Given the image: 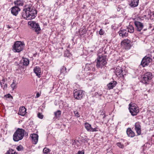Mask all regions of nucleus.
<instances>
[{
  "mask_svg": "<svg viewBox=\"0 0 154 154\" xmlns=\"http://www.w3.org/2000/svg\"><path fill=\"white\" fill-rule=\"evenodd\" d=\"M37 11L32 6H28L24 8L23 11L22 16L27 20L34 19L37 15Z\"/></svg>",
  "mask_w": 154,
  "mask_h": 154,
  "instance_id": "nucleus-1",
  "label": "nucleus"
},
{
  "mask_svg": "<svg viewBox=\"0 0 154 154\" xmlns=\"http://www.w3.org/2000/svg\"><path fill=\"white\" fill-rule=\"evenodd\" d=\"M97 55L98 57L96 60V66L98 69H104L107 63L106 56L104 54L100 55L99 53Z\"/></svg>",
  "mask_w": 154,
  "mask_h": 154,
  "instance_id": "nucleus-2",
  "label": "nucleus"
},
{
  "mask_svg": "<svg viewBox=\"0 0 154 154\" xmlns=\"http://www.w3.org/2000/svg\"><path fill=\"white\" fill-rule=\"evenodd\" d=\"M25 132L24 130L21 128H18L16 131L13 135V140L15 142L22 140L24 136Z\"/></svg>",
  "mask_w": 154,
  "mask_h": 154,
  "instance_id": "nucleus-3",
  "label": "nucleus"
},
{
  "mask_svg": "<svg viewBox=\"0 0 154 154\" xmlns=\"http://www.w3.org/2000/svg\"><path fill=\"white\" fill-rule=\"evenodd\" d=\"M24 47V44L20 41H16L13 46V51L15 52H19Z\"/></svg>",
  "mask_w": 154,
  "mask_h": 154,
  "instance_id": "nucleus-4",
  "label": "nucleus"
},
{
  "mask_svg": "<svg viewBox=\"0 0 154 154\" xmlns=\"http://www.w3.org/2000/svg\"><path fill=\"white\" fill-rule=\"evenodd\" d=\"M129 109L131 115L133 116H136L139 112V109L137 106L134 104L129 105Z\"/></svg>",
  "mask_w": 154,
  "mask_h": 154,
  "instance_id": "nucleus-5",
  "label": "nucleus"
},
{
  "mask_svg": "<svg viewBox=\"0 0 154 154\" xmlns=\"http://www.w3.org/2000/svg\"><path fill=\"white\" fill-rule=\"evenodd\" d=\"M152 77V75L151 72H147L143 75L141 82L143 84H147Z\"/></svg>",
  "mask_w": 154,
  "mask_h": 154,
  "instance_id": "nucleus-6",
  "label": "nucleus"
},
{
  "mask_svg": "<svg viewBox=\"0 0 154 154\" xmlns=\"http://www.w3.org/2000/svg\"><path fill=\"white\" fill-rule=\"evenodd\" d=\"M28 24L30 26L32 29L36 32H38L41 30L39 24L33 21H29L28 22Z\"/></svg>",
  "mask_w": 154,
  "mask_h": 154,
  "instance_id": "nucleus-7",
  "label": "nucleus"
},
{
  "mask_svg": "<svg viewBox=\"0 0 154 154\" xmlns=\"http://www.w3.org/2000/svg\"><path fill=\"white\" fill-rule=\"evenodd\" d=\"M73 93L74 98L78 100L82 98L84 95L83 91L77 89L74 91Z\"/></svg>",
  "mask_w": 154,
  "mask_h": 154,
  "instance_id": "nucleus-8",
  "label": "nucleus"
},
{
  "mask_svg": "<svg viewBox=\"0 0 154 154\" xmlns=\"http://www.w3.org/2000/svg\"><path fill=\"white\" fill-rule=\"evenodd\" d=\"M152 60V59L149 57L145 56L142 60L141 64L143 67L147 66Z\"/></svg>",
  "mask_w": 154,
  "mask_h": 154,
  "instance_id": "nucleus-9",
  "label": "nucleus"
},
{
  "mask_svg": "<svg viewBox=\"0 0 154 154\" xmlns=\"http://www.w3.org/2000/svg\"><path fill=\"white\" fill-rule=\"evenodd\" d=\"M85 126L88 131L95 132L98 131V128L97 127L93 128L91 127V125L88 123L86 122L85 123Z\"/></svg>",
  "mask_w": 154,
  "mask_h": 154,
  "instance_id": "nucleus-10",
  "label": "nucleus"
},
{
  "mask_svg": "<svg viewBox=\"0 0 154 154\" xmlns=\"http://www.w3.org/2000/svg\"><path fill=\"white\" fill-rule=\"evenodd\" d=\"M134 25L136 27V30L139 32H140L143 27V23L139 21H135Z\"/></svg>",
  "mask_w": 154,
  "mask_h": 154,
  "instance_id": "nucleus-11",
  "label": "nucleus"
},
{
  "mask_svg": "<svg viewBox=\"0 0 154 154\" xmlns=\"http://www.w3.org/2000/svg\"><path fill=\"white\" fill-rule=\"evenodd\" d=\"M20 11V8L15 6L11 8V14L14 15L16 16L18 14L19 12Z\"/></svg>",
  "mask_w": 154,
  "mask_h": 154,
  "instance_id": "nucleus-12",
  "label": "nucleus"
},
{
  "mask_svg": "<svg viewBox=\"0 0 154 154\" xmlns=\"http://www.w3.org/2000/svg\"><path fill=\"white\" fill-rule=\"evenodd\" d=\"M115 71L116 75L119 76L120 77H122V76L124 77L123 71L121 67L120 66L117 67Z\"/></svg>",
  "mask_w": 154,
  "mask_h": 154,
  "instance_id": "nucleus-13",
  "label": "nucleus"
},
{
  "mask_svg": "<svg viewBox=\"0 0 154 154\" xmlns=\"http://www.w3.org/2000/svg\"><path fill=\"white\" fill-rule=\"evenodd\" d=\"M122 44L124 46L126 49H130L131 47L130 41L128 39L124 40L122 42Z\"/></svg>",
  "mask_w": 154,
  "mask_h": 154,
  "instance_id": "nucleus-14",
  "label": "nucleus"
},
{
  "mask_svg": "<svg viewBox=\"0 0 154 154\" xmlns=\"http://www.w3.org/2000/svg\"><path fill=\"white\" fill-rule=\"evenodd\" d=\"M119 35L123 38L127 37L128 35V32L125 29H121L118 32Z\"/></svg>",
  "mask_w": 154,
  "mask_h": 154,
  "instance_id": "nucleus-15",
  "label": "nucleus"
},
{
  "mask_svg": "<svg viewBox=\"0 0 154 154\" xmlns=\"http://www.w3.org/2000/svg\"><path fill=\"white\" fill-rule=\"evenodd\" d=\"M135 130L136 131L138 135H140L141 134V126L139 122H137L135 124Z\"/></svg>",
  "mask_w": 154,
  "mask_h": 154,
  "instance_id": "nucleus-16",
  "label": "nucleus"
},
{
  "mask_svg": "<svg viewBox=\"0 0 154 154\" xmlns=\"http://www.w3.org/2000/svg\"><path fill=\"white\" fill-rule=\"evenodd\" d=\"M30 137L32 139L33 144H36L37 143L38 140V135L35 134H33L31 135Z\"/></svg>",
  "mask_w": 154,
  "mask_h": 154,
  "instance_id": "nucleus-17",
  "label": "nucleus"
},
{
  "mask_svg": "<svg viewBox=\"0 0 154 154\" xmlns=\"http://www.w3.org/2000/svg\"><path fill=\"white\" fill-rule=\"evenodd\" d=\"M34 72L36 74V75L38 77L40 78L41 77V68L38 66H35L34 69Z\"/></svg>",
  "mask_w": 154,
  "mask_h": 154,
  "instance_id": "nucleus-18",
  "label": "nucleus"
},
{
  "mask_svg": "<svg viewBox=\"0 0 154 154\" xmlns=\"http://www.w3.org/2000/svg\"><path fill=\"white\" fill-rule=\"evenodd\" d=\"M139 0H131L129 3V5L131 7H135L137 6Z\"/></svg>",
  "mask_w": 154,
  "mask_h": 154,
  "instance_id": "nucleus-19",
  "label": "nucleus"
},
{
  "mask_svg": "<svg viewBox=\"0 0 154 154\" xmlns=\"http://www.w3.org/2000/svg\"><path fill=\"white\" fill-rule=\"evenodd\" d=\"M26 109L24 106L20 107L19 110L18 114L21 116H24L26 113Z\"/></svg>",
  "mask_w": 154,
  "mask_h": 154,
  "instance_id": "nucleus-20",
  "label": "nucleus"
},
{
  "mask_svg": "<svg viewBox=\"0 0 154 154\" xmlns=\"http://www.w3.org/2000/svg\"><path fill=\"white\" fill-rule=\"evenodd\" d=\"M127 134L128 136L131 137H133L135 136V134L130 128H128L127 130Z\"/></svg>",
  "mask_w": 154,
  "mask_h": 154,
  "instance_id": "nucleus-21",
  "label": "nucleus"
},
{
  "mask_svg": "<svg viewBox=\"0 0 154 154\" xmlns=\"http://www.w3.org/2000/svg\"><path fill=\"white\" fill-rule=\"evenodd\" d=\"M117 84L116 81H113L110 82L107 85L108 88L109 90L112 89Z\"/></svg>",
  "mask_w": 154,
  "mask_h": 154,
  "instance_id": "nucleus-22",
  "label": "nucleus"
},
{
  "mask_svg": "<svg viewBox=\"0 0 154 154\" xmlns=\"http://www.w3.org/2000/svg\"><path fill=\"white\" fill-rule=\"evenodd\" d=\"M14 4L15 6L19 7L20 6H23V2L22 1L20 0H17L14 2Z\"/></svg>",
  "mask_w": 154,
  "mask_h": 154,
  "instance_id": "nucleus-23",
  "label": "nucleus"
},
{
  "mask_svg": "<svg viewBox=\"0 0 154 154\" xmlns=\"http://www.w3.org/2000/svg\"><path fill=\"white\" fill-rule=\"evenodd\" d=\"M127 29H128L127 31L128 32V33L129 32L130 33H132L134 32V28L133 26L131 25H129L127 27Z\"/></svg>",
  "mask_w": 154,
  "mask_h": 154,
  "instance_id": "nucleus-24",
  "label": "nucleus"
},
{
  "mask_svg": "<svg viewBox=\"0 0 154 154\" xmlns=\"http://www.w3.org/2000/svg\"><path fill=\"white\" fill-rule=\"evenodd\" d=\"M23 65L27 66L29 63V60L28 59L26 58H23Z\"/></svg>",
  "mask_w": 154,
  "mask_h": 154,
  "instance_id": "nucleus-25",
  "label": "nucleus"
},
{
  "mask_svg": "<svg viewBox=\"0 0 154 154\" xmlns=\"http://www.w3.org/2000/svg\"><path fill=\"white\" fill-rule=\"evenodd\" d=\"M5 154H17L15 150L11 149H9L6 152Z\"/></svg>",
  "mask_w": 154,
  "mask_h": 154,
  "instance_id": "nucleus-26",
  "label": "nucleus"
},
{
  "mask_svg": "<svg viewBox=\"0 0 154 154\" xmlns=\"http://www.w3.org/2000/svg\"><path fill=\"white\" fill-rule=\"evenodd\" d=\"M61 114V112L60 111L58 110L56 112H54V115L55 117L56 118H59Z\"/></svg>",
  "mask_w": 154,
  "mask_h": 154,
  "instance_id": "nucleus-27",
  "label": "nucleus"
},
{
  "mask_svg": "<svg viewBox=\"0 0 154 154\" xmlns=\"http://www.w3.org/2000/svg\"><path fill=\"white\" fill-rule=\"evenodd\" d=\"M66 68L65 67L63 66L60 69L61 74H62L64 75L66 72Z\"/></svg>",
  "mask_w": 154,
  "mask_h": 154,
  "instance_id": "nucleus-28",
  "label": "nucleus"
},
{
  "mask_svg": "<svg viewBox=\"0 0 154 154\" xmlns=\"http://www.w3.org/2000/svg\"><path fill=\"white\" fill-rule=\"evenodd\" d=\"M50 151V149L47 147H45L43 149V152L44 154H48Z\"/></svg>",
  "mask_w": 154,
  "mask_h": 154,
  "instance_id": "nucleus-29",
  "label": "nucleus"
},
{
  "mask_svg": "<svg viewBox=\"0 0 154 154\" xmlns=\"http://www.w3.org/2000/svg\"><path fill=\"white\" fill-rule=\"evenodd\" d=\"M11 86L12 89V90H14L17 87V84L15 81H13L12 83L11 84Z\"/></svg>",
  "mask_w": 154,
  "mask_h": 154,
  "instance_id": "nucleus-30",
  "label": "nucleus"
},
{
  "mask_svg": "<svg viewBox=\"0 0 154 154\" xmlns=\"http://www.w3.org/2000/svg\"><path fill=\"white\" fill-rule=\"evenodd\" d=\"M73 144L76 145L77 146H79L80 145V143L79 140H74V142H73Z\"/></svg>",
  "mask_w": 154,
  "mask_h": 154,
  "instance_id": "nucleus-31",
  "label": "nucleus"
},
{
  "mask_svg": "<svg viewBox=\"0 0 154 154\" xmlns=\"http://www.w3.org/2000/svg\"><path fill=\"white\" fill-rule=\"evenodd\" d=\"M16 149L18 151H22L23 150V148L22 146L20 145L17 146Z\"/></svg>",
  "mask_w": 154,
  "mask_h": 154,
  "instance_id": "nucleus-32",
  "label": "nucleus"
},
{
  "mask_svg": "<svg viewBox=\"0 0 154 154\" xmlns=\"http://www.w3.org/2000/svg\"><path fill=\"white\" fill-rule=\"evenodd\" d=\"M116 145L119 147L121 149H123L124 148V145L120 142L117 143Z\"/></svg>",
  "mask_w": 154,
  "mask_h": 154,
  "instance_id": "nucleus-33",
  "label": "nucleus"
},
{
  "mask_svg": "<svg viewBox=\"0 0 154 154\" xmlns=\"http://www.w3.org/2000/svg\"><path fill=\"white\" fill-rule=\"evenodd\" d=\"M5 79H3L2 81L0 82L1 85L2 86L3 85H5V86H6V87H7V85L5 83Z\"/></svg>",
  "mask_w": 154,
  "mask_h": 154,
  "instance_id": "nucleus-34",
  "label": "nucleus"
},
{
  "mask_svg": "<svg viewBox=\"0 0 154 154\" xmlns=\"http://www.w3.org/2000/svg\"><path fill=\"white\" fill-rule=\"evenodd\" d=\"M74 112L75 114V116L77 118L80 117V115L79 114V112L78 111H74Z\"/></svg>",
  "mask_w": 154,
  "mask_h": 154,
  "instance_id": "nucleus-35",
  "label": "nucleus"
},
{
  "mask_svg": "<svg viewBox=\"0 0 154 154\" xmlns=\"http://www.w3.org/2000/svg\"><path fill=\"white\" fill-rule=\"evenodd\" d=\"M37 116L38 118L41 119H42L44 116L41 113H38Z\"/></svg>",
  "mask_w": 154,
  "mask_h": 154,
  "instance_id": "nucleus-36",
  "label": "nucleus"
},
{
  "mask_svg": "<svg viewBox=\"0 0 154 154\" xmlns=\"http://www.w3.org/2000/svg\"><path fill=\"white\" fill-rule=\"evenodd\" d=\"M149 18L150 20L154 21V14H152L149 15Z\"/></svg>",
  "mask_w": 154,
  "mask_h": 154,
  "instance_id": "nucleus-37",
  "label": "nucleus"
},
{
  "mask_svg": "<svg viewBox=\"0 0 154 154\" xmlns=\"http://www.w3.org/2000/svg\"><path fill=\"white\" fill-rule=\"evenodd\" d=\"M104 33V31L102 29H100V30L99 33L100 35H103Z\"/></svg>",
  "mask_w": 154,
  "mask_h": 154,
  "instance_id": "nucleus-38",
  "label": "nucleus"
},
{
  "mask_svg": "<svg viewBox=\"0 0 154 154\" xmlns=\"http://www.w3.org/2000/svg\"><path fill=\"white\" fill-rule=\"evenodd\" d=\"M5 97L7 98H12V97L10 94H8L5 95Z\"/></svg>",
  "mask_w": 154,
  "mask_h": 154,
  "instance_id": "nucleus-39",
  "label": "nucleus"
},
{
  "mask_svg": "<svg viewBox=\"0 0 154 154\" xmlns=\"http://www.w3.org/2000/svg\"><path fill=\"white\" fill-rule=\"evenodd\" d=\"M69 53L68 51H66L64 54V55L65 56H66L67 57H69V54L68 53V55H67V54Z\"/></svg>",
  "mask_w": 154,
  "mask_h": 154,
  "instance_id": "nucleus-40",
  "label": "nucleus"
},
{
  "mask_svg": "<svg viewBox=\"0 0 154 154\" xmlns=\"http://www.w3.org/2000/svg\"><path fill=\"white\" fill-rule=\"evenodd\" d=\"M84 151H79L76 154H84Z\"/></svg>",
  "mask_w": 154,
  "mask_h": 154,
  "instance_id": "nucleus-41",
  "label": "nucleus"
},
{
  "mask_svg": "<svg viewBox=\"0 0 154 154\" xmlns=\"http://www.w3.org/2000/svg\"><path fill=\"white\" fill-rule=\"evenodd\" d=\"M40 95L39 93H38L36 94V97H39Z\"/></svg>",
  "mask_w": 154,
  "mask_h": 154,
  "instance_id": "nucleus-42",
  "label": "nucleus"
},
{
  "mask_svg": "<svg viewBox=\"0 0 154 154\" xmlns=\"http://www.w3.org/2000/svg\"><path fill=\"white\" fill-rule=\"evenodd\" d=\"M95 68H94V67L92 69V70L94 71L95 70Z\"/></svg>",
  "mask_w": 154,
  "mask_h": 154,
  "instance_id": "nucleus-43",
  "label": "nucleus"
},
{
  "mask_svg": "<svg viewBox=\"0 0 154 154\" xmlns=\"http://www.w3.org/2000/svg\"><path fill=\"white\" fill-rule=\"evenodd\" d=\"M105 117V115H104L103 117V118H104Z\"/></svg>",
  "mask_w": 154,
  "mask_h": 154,
  "instance_id": "nucleus-44",
  "label": "nucleus"
},
{
  "mask_svg": "<svg viewBox=\"0 0 154 154\" xmlns=\"http://www.w3.org/2000/svg\"><path fill=\"white\" fill-rule=\"evenodd\" d=\"M83 35H81V36H83Z\"/></svg>",
  "mask_w": 154,
  "mask_h": 154,
  "instance_id": "nucleus-45",
  "label": "nucleus"
},
{
  "mask_svg": "<svg viewBox=\"0 0 154 154\" xmlns=\"http://www.w3.org/2000/svg\"><path fill=\"white\" fill-rule=\"evenodd\" d=\"M117 11H119V9H117Z\"/></svg>",
  "mask_w": 154,
  "mask_h": 154,
  "instance_id": "nucleus-46",
  "label": "nucleus"
},
{
  "mask_svg": "<svg viewBox=\"0 0 154 154\" xmlns=\"http://www.w3.org/2000/svg\"><path fill=\"white\" fill-rule=\"evenodd\" d=\"M117 11H119V9H117Z\"/></svg>",
  "mask_w": 154,
  "mask_h": 154,
  "instance_id": "nucleus-47",
  "label": "nucleus"
},
{
  "mask_svg": "<svg viewBox=\"0 0 154 154\" xmlns=\"http://www.w3.org/2000/svg\"><path fill=\"white\" fill-rule=\"evenodd\" d=\"M153 58L154 60V56L153 57Z\"/></svg>",
  "mask_w": 154,
  "mask_h": 154,
  "instance_id": "nucleus-48",
  "label": "nucleus"
}]
</instances>
